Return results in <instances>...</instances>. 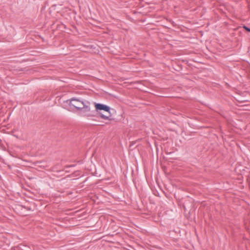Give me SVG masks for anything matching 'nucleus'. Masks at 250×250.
I'll return each mask as SVG.
<instances>
[{
    "mask_svg": "<svg viewBox=\"0 0 250 250\" xmlns=\"http://www.w3.org/2000/svg\"><path fill=\"white\" fill-rule=\"evenodd\" d=\"M94 104L95 107V112H98L101 118L104 120H111L109 116H106L100 112L101 110H104L110 113V107L109 106L101 103H94Z\"/></svg>",
    "mask_w": 250,
    "mask_h": 250,
    "instance_id": "f257e3e1",
    "label": "nucleus"
},
{
    "mask_svg": "<svg viewBox=\"0 0 250 250\" xmlns=\"http://www.w3.org/2000/svg\"><path fill=\"white\" fill-rule=\"evenodd\" d=\"M83 102V100L75 97H73L66 101L67 103H68L70 106L73 107L78 111L82 109L81 106Z\"/></svg>",
    "mask_w": 250,
    "mask_h": 250,
    "instance_id": "f03ea898",
    "label": "nucleus"
},
{
    "mask_svg": "<svg viewBox=\"0 0 250 250\" xmlns=\"http://www.w3.org/2000/svg\"><path fill=\"white\" fill-rule=\"evenodd\" d=\"M90 104H91L89 102L84 100L82 106H81L82 109L80 110V111H82L83 113L86 114L87 116H94L95 111L91 110Z\"/></svg>",
    "mask_w": 250,
    "mask_h": 250,
    "instance_id": "7ed1b4c3",
    "label": "nucleus"
},
{
    "mask_svg": "<svg viewBox=\"0 0 250 250\" xmlns=\"http://www.w3.org/2000/svg\"><path fill=\"white\" fill-rule=\"evenodd\" d=\"M183 207H184V208L185 211H188L190 210L189 209L190 208L188 207L187 204H184L183 205Z\"/></svg>",
    "mask_w": 250,
    "mask_h": 250,
    "instance_id": "20e7f679",
    "label": "nucleus"
},
{
    "mask_svg": "<svg viewBox=\"0 0 250 250\" xmlns=\"http://www.w3.org/2000/svg\"><path fill=\"white\" fill-rule=\"evenodd\" d=\"M243 28L247 31L250 32V29L247 27V26H244Z\"/></svg>",
    "mask_w": 250,
    "mask_h": 250,
    "instance_id": "39448f33",
    "label": "nucleus"
},
{
    "mask_svg": "<svg viewBox=\"0 0 250 250\" xmlns=\"http://www.w3.org/2000/svg\"><path fill=\"white\" fill-rule=\"evenodd\" d=\"M75 167V165H69V166H66L65 167Z\"/></svg>",
    "mask_w": 250,
    "mask_h": 250,
    "instance_id": "423d86ee",
    "label": "nucleus"
},
{
    "mask_svg": "<svg viewBox=\"0 0 250 250\" xmlns=\"http://www.w3.org/2000/svg\"><path fill=\"white\" fill-rule=\"evenodd\" d=\"M105 241H107L109 242H113L111 240L108 239H104Z\"/></svg>",
    "mask_w": 250,
    "mask_h": 250,
    "instance_id": "0eeeda50",
    "label": "nucleus"
},
{
    "mask_svg": "<svg viewBox=\"0 0 250 250\" xmlns=\"http://www.w3.org/2000/svg\"><path fill=\"white\" fill-rule=\"evenodd\" d=\"M103 237L99 238L98 239H102Z\"/></svg>",
    "mask_w": 250,
    "mask_h": 250,
    "instance_id": "6e6552de",
    "label": "nucleus"
},
{
    "mask_svg": "<svg viewBox=\"0 0 250 250\" xmlns=\"http://www.w3.org/2000/svg\"><path fill=\"white\" fill-rule=\"evenodd\" d=\"M119 233L117 232L116 234V235H118V234H119Z\"/></svg>",
    "mask_w": 250,
    "mask_h": 250,
    "instance_id": "1a4fd4ad",
    "label": "nucleus"
}]
</instances>
